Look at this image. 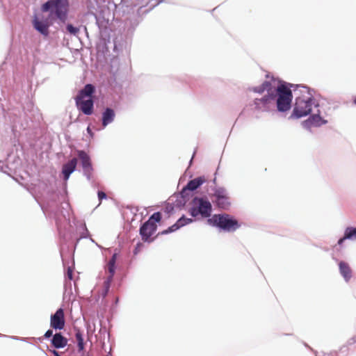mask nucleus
<instances>
[{"label":"nucleus","mask_w":356,"mask_h":356,"mask_svg":"<svg viewBox=\"0 0 356 356\" xmlns=\"http://www.w3.org/2000/svg\"><path fill=\"white\" fill-rule=\"evenodd\" d=\"M294 93L296 97L293 116L298 118L306 116L312 113L314 105L318 106L307 87L298 86L294 90Z\"/></svg>","instance_id":"nucleus-1"},{"label":"nucleus","mask_w":356,"mask_h":356,"mask_svg":"<svg viewBox=\"0 0 356 356\" xmlns=\"http://www.w3.org/2000/svg\"><path fill=\"white\" fill-rule=\"evenodd\" d=\"M94 92L95 87L92 84H87L75 97L77 108L85 115H90L93 112L94 102L92 95Z\"/></svg>","instance_id":"nucleus-2"},{"label":"nucleus","mask_w":356,"mask_h":356,"mask_svg":"<svg viewBox=\"0 0 356 356\" xmlns=\"http://www.w3.org/2000/svg\"><path fill=\"white\" fill-rule=\"evenodd\" d=\"M273 96V105L277 99V108L279 111L284 112L290 109L293 95L290 88L284 84L277 83Z\"/></svg>","instance_id":"nucleus-3"},{"label":"nucleus","mask_w":356,"mask_h":356,"mask_svg":"<svg viewBox=\"0 0 356 356\" xmlns=\"http://www.w3.org/2000/svg\"><path fill=\"white\" fill-rule=\"evenodd\" d=\"M41 10L42 12L50 11V15L54 14L56 18L65 22L67 19L69 2L68 0H49L42 4Z\"/></svg>","instance_id":"nucleus-4"},{"label":"nucleus","mask_w":356,"mask_h":356,"mask_svg":"<svg viewBox=\"0 0 356 356\" xmlns=\"http://www.w3.org/2000/svg\"><path fill=\"white\" fill-rule=\"evenodd\" d=\"M193 206L189 213L193 217L200 215L202 218H209L211 215L212 205L207 197H195L192 200Z\"/></svg>","instance_id":"nucleus-5"},{"label":"nucleus","mask_w":356,"mask_h":356,"mask_svg":"<svg viewBox=\"0 0 356 356\" xmlns=\"http://www.w3.org/2000/svg\"><path fill=\"white\" fill-rule=\"evenodd\" d=\"M161 220L160 212L154 213L150 218L140 228V234L142 240L145 242H152L153 238L151 236L154 234L157 229L156 222Z\"/></svg>","instance_id":"nucleus-6"},{"label":"nucleus","mask_w":356,"mask_h":356,"mask_svg":"<svg viewBox=\"0 0 356 356\" xmlns=\"http://www.w3.org/2000/svg\"><path fill=\"white\" fill-rule=\"evenodd\" d=\"M208 222L227 232H234L240 227L238 222L228 214L214 215Z\"/></svg>","instance_id":"nucleus-7"},{"label":"nucleus","mask_w":356,"mask_h":356,"mask_svg":"<svg viewBox=\"0 0 356 356\" xmlns=\"http://www.w3.org/2000/svg\"><path fill=\"white\" fill-rule=\"evenodd\" d=\"M250 106L254 116L259 118V113L268 112L273 108V97L263 96L261 98H256L250 104Z\"/></svg>","instance_id":"nucleus-8"},{"label":"nucleus","mask_w":356,"mask_h":356,"mask_svg":"<svg viewBox=\"0 0 356 356\" xmlns=\"http://www.w3.org/2000/svg\"><path fill=\"white\" fill-rule=\"evenodd\" d=\"M77 154L81 160L84 175L90 180L92 178L93 168L89 155L83 150L77 151Z\"/></svg>","instance_id":"nucleus-9"},{"label":"nucleus","mask_w":356,"mask_h":356,"mask_svg":"<svg viewBox=\"0 0 356 356\" xmlns=\"http://www.w3.org/2000/svg\"><path fill=\"white\" fill-rule=\"evenodd\" d=\"M277 81L272 79L270 81H265L261 86L252 88L251 90L257 93L262 94L265 91L267 92L264 96H273V93L275 91V87L277 86Z\"/></svg>","instance_id":"nucleus-10"},{"label":"nucleus","mask_w":356,"mask_h":356,"mask_svg":"<svg viewBox=\"0 0 356 356\" xmlns=\"http://www.w3.org/2000/svg\"><path fill=\"white\" fill-rule=\"evenodd\" d=\"M65 323L64 311L62 308H60L54 314L51 316L50 325L53 329L62 330L65 327Z\"/></svg>","instance_id":"nucleus-11"},{"label":"nucleus","mask_w":356,"mask_h":356,"mask_svg":"<svg viewBox=\"0 0 356 356\" xmlns=\"http://www.w3.org/2000/svg\"><path fill=\"white\" fill-rule=\"evenodd\" d=\"M33 26L41 34L44 35L49 34V27L50 26L49 18L43 19L35 15L33 19Z\"/></svg>","instance_id":"nucleus-12"},{"label":"nucleus","mask_w":356,"mask_h":356,"mask_svg":"<svg viewBox=\"0 0 356 356\" xmlns=\"http://www.w3.org/2000/svg\"><path fill=\"white\" fill-rule=\"evenodd\" d=\"M193 220L191 218H185L184 216H182L180 218L176 223L168 227L167 229H165L162 231L161 232H159L158 235H163V234H167L170 232H175L179 229L180 227L191 222Z\"/></svg>","instance_id":"nucleus-13"},{"label":"nucleus","mask_w":356,"mask_h":356,"mask_svg":"<svg viewBox=\"0 0 356 356\" xmlns=\"http://www.w3.org/2000/svg\"><path fill=\"white\" fill-rule=\"evenodd\" d=\"M76 165L77 159L76 158H73L63 165L62 173L65 181L69 179L70 175L75 170Z\"/></svg>","instance_id":"nucleus-14"},{"label":"nucleus","mask_w":356,"mask_h":356,"mask_svg":"<svg viewBox=\"0 0 356 356\" xmlns=\"http://www.w3.org/2000/svg\"><path fill=\"white\" fill-rule=\"evenodd\" d=\"M206 181L204 177H199L191 180L183 188L181 193L184 194L186 191H194Z\"/></svg>","instance_id":"nucleus-15"},{"label":"nucleus","mask_w":356,"mask_h":356,"mask_svg":"<svg viewBox=\"0 0 356 356\" xmlns=\"http://www.w3.org/2000/svg\"><path fill=\"white\" fill-rule=\"evenodd\" d=\"M51 344L56 348H62L67 346V339L61 333H56L51 339Z\"/></svg>","instance_id":"nucleus-16"},{"label":"nucleus","mask_w":356,"mask_h":356,"mask_svg":"<svg viewBox=\"0 0 356 356\" xmlns=\"http://www.w3.org/2000/svg\"><path fill=\"white\" fill-rule=\"evenodd\" d=\"M339 267L341 275L343 277L346 282L349 281L352 277V270L349 265L344 261H340L339 264Z\"/></svg>","instance_id":"nucleus-17"},{"label":"nucleus","mask_w":356,"mask_h":356,"mask_svg":"<svg viewBox=\"0 0 356 356\" xmlns=\"http://www.w3.org/2000/svg\"><path fill=\"white\" fill-rule=\"evenodd\" d=\"M115 118V112L113 109L107 108L102 114V125L104 127L111 123Z\"/></svg>","instance_id":"nucleus-18"},{"label":"nucleus","mask_w":356,"mask_h":356,"mask_svg":"<svg viewBox=\"0 0 356 356\" xmlns=\"http://www.w3.org/2000/svg\"><path fill=\"white\" fill-rule=\"evenodd\" d=\"M346 239H356V228L350 227H347L345 230L343 237L338 241V244L341 245Z\"/></svg>","instance_id":"nucleus-19"},{"label":"nucleus","mask_w":356,"mask_h":356,"mask_svg":"<svg viewBox=\"0 0 356 356\" xmlns=\"http://www.w3.org/2000/svg\"><path fill=\"white\" fill-rule=\"evenodd\" d=\"M117 253H114L111 259L109 260L106 266V271L109 273L108 277H111V278H113V276L115 273V263L117 260Z\"/></svg>","instance_id":"nucleus-20"},{"label":"nucleus","mask_w":356,"mask_h":356,"mask_svg":"<svg viewBox=\"0 0 356 356\" xmlns=\"http://www.w3.org/2000/svg\"><path fill=\"white\" fill-rule=\"evenodd\" d=\"M215 202L219 208L222 209H227L231 204L230 197L228 195L216 199Z\"/></svg>","instance_id":"nucleus-21"},{"label":"nucleus","mask_w":356,"mask_h":356,"mask_svg":"<svg viewBox=\"0 0 356 356\" xmlns=\"http://www.w3.org/2000/svg\"><path fill=\"white\" fill-rule=\"evenodd\" d=\"M75 338L77 341L79 351H83L85 348V344L83 342V334L79 329H75Z\"/></svg>","instance_id":"nucleus-22"},{"label":"nucleus","mask_w":356,"mask_h":356,"mask_svg":"<svg viewBox=\"0 0 356 356\" xmlns=\"http://www.w3.org/2000/svg\"><path fill=\"white\" fill-rule=\"evenodd\" d=\"M228 195L226 189L222 187L217 188L214 191L213 197H215L216 199L219 197H223V196Z\"/></svg>","instance_id":"nucleus-23"},{"label":"nucleus","mask_w":356,"mask_h":356,"mask_svg":"<svg viewBox=\"0 0 356 356\" xmlns=\"http://www.w3.org/2000/svg\"><path fill=\"white\" fill-rule=\"evenodd\" d=\"M113 281V278L108 277L104 282V291L102 292L103 296H106L109 291L111 284Z\"/></svg>","instance_id":"nucleus-24"},{"label":"nucleus","mask_w":356,"mask_h":356,"mask_svg":"<svg viewBox=\"0 0 356 356\" xmlns=\"http://www.w3.org/2000/svg\"><path fill=\"white\" fill-rule=\"evenodd\" d=\"M67 30L69 33L73 35H76L79 32V29L73 26L72 24H67Z\"/></svg>","instance_id":"nucleus-25"},{"label":"nucleus","mask_w":356,"mask_h":356,"mask_svg":"<svg viewBox=\"0 0 356 356\" xmlns=\"http://www.w3.org/2000/svg\"><path fill=\"white\" fill-rule=\"evenodd\" d=\"M98 198L100 201H102L103 199L106 198V195L103 191H99L98 192Z\"/></svg>","instance_id":"nucleus-26"},{"label":"nucleus","mask_w":356,"mask_h":356,"mask_svg":"<svg viewBox=\"0 0 356 356\" xmlns=\"http://www.w3.org/2000/svg\"><path fill=\"white\" fill-rule=\"evenodd\" d=\"M53 336V331L51 330H48L44 334V337L48 339Z\"/></svg>","instance_id":"nucleus-27"},{"label":"nucleus","mask_w":356,"mask_h":356,"mask_svg":"<svg viewBox=\"0 0 356 356\" xmlns=\"http://www.w3.org/2000/svg\"><path fill=\"white\" fill-rule=\"evenodd\" d=\"M53 354L54 355V356H60L58 353L56 351V350H53L52 351Z\"/></svg>","instance_id":"nucleus-28"},{"label":"nucleus","mask_w":356,"mask_h":356,"mask_svg":"<svg viewBox=\"0 0 356 356\" xmlns=\"http://www.w3.org/2000/svg\"><path fill=\"white\" fill-rule=\"evenodd\" d=\"M319 118L318 113L313 115V118H314V120H316V118Z\"/></svg>","instance_id":"nucleus-29"},{"label":"nucleus","mask_w":356,"mask_h":356,"mask_svg":"<svg viewBox=\"0 0 356 356\" xmlns=\"http://www.w3.org/2000/svg\"><path fill=\"white\" fill-rule=\"evenodd\" d=\"M68 276H69L70 279H72V274L71 272H68Z\"/></svg>","instance_id":"nucleus-30"},{"label":"nucleus","mask_w":356,"mask_h":356,"mask_svg":"<svg viewBox=\"0 0 356 356\" xmlns=\"http://www.w3.org/2000/svg\"><path fill=\"white\" fill-rule=\"evenodd\" d=\"M87 131H88V133L91 132L90 128L89 127L87 128Z\"/></svg>","instance_id":"nucleus-31"},{"label":"nucleus","mask_w":356,"mask_h":356,"mask_svg":"<svg viewBox=\"0 0 356 356\" xmlns=\"http://www.w3.org/2000/svg\"><path fill=\"white\" fill-rule=\"evenodd\" d=\"M136 6H139V7H140V8H141V7H143V6H144L143 5H140V4H138H138H136Z\"/></svg>","instance_id":"nucleus-32"},{"label":"nucleus","mask_w":356,"mask_h":356,"mask_svg":"<svg viewBox=\"0 0 356 356\" xmlns=\"http://www.w3.org/2000/svg\"><path fill=\"white\" fill-rule=\"evenodd\" d=\"M354 103L356 104V97L354 99Z\"/></svg>","instance_id":"nucleus-33"}]
</instances>
